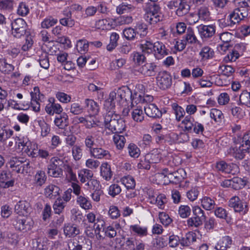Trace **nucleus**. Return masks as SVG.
<instances>
[{
	"instance_id": "1",
	"label": "nucleus",
	"mask_w": 250,
	"mask_h": 250,
	"mask_svg": "<svg viewBox=\"0 0 250 250\" xmlns=\"http://www.w3.org/2000/svg\"><path fill=\"white\" fill-rule=\"evenodd\" d=\"M104 124L106 128L115 134L122 133L125 127V121L112 110H108L104 115Z\"/></svg>"
},
{
	"instance_id": "2",
	"label": "nucleus",
	"mask_w": 250,
	"mask_h": 250,
	"mask_svg": "<svg viewBox=\"0 0 250 250\" xmlns=\"http://www.w3.org/2000/svg\"><path fill=\"white\" fill-rule=\"evenodd\" d=\"M159 178H163L165 184L173 183L177 184L181 183L186 177V172L183 168L170 172L167 168L164 169L160 173L156 174Z\"/></svg>"
},
{
	"instance_id": "3",
	"label": "nucleus",
	"mask_w": 250,
	"mask_h": 250,
	"mask_svg": "<svg viewBox=\"0 0 250 250\" xmlns=\"http://www.w3.org/2000/svg\"><path fill=\"white\" fill-rule=\"evenodd\" d=\"M64 166L62 159L58 157H52L47 166V174L54 178H60L63 175V167Z\"/></svg>"
},
{
	"instance_id": "4",
	"label": "nucleus",
	"mask_w": 250,
	"mask_h": 250,
	"mask_svg": "<svg viewBox=\"0 0 250 250\" xmlns=\"http://www.w3.org/2000/svg\"><path fill=\"white\" fill-rule=\"evenodd\" d=\"M7 23L8 29H11L12 34L14 37L20 38L25 35L27 24L26 22L22 18H18L13 22L10 19H8V21H5V23Z\"/></svg>"
},
{
	"instance_id": "5",
	"label": "nucleus",
	"mask_w": 250,
	"mask_h": 250,
	"mask_svg": "<svg viewBox=\"0 0 250 250\" xmlns=\"http://www.w3.org/2000/svg\"><path fill=\"white\" fill-rule=\"evenodd\" d=\"M170 9H176L175 13L179 17L183 16L188 14L190 9L188 0H174L170 1L167 4Z\"/></svg>"
},
{
	"instance_id": "6",
	"label": "nucleus",
	"mask_w": 250,
	"mask_h": 250,
	"mask_svg": "<svg viewBox=\"0 0 250 250\" xmlns=\"http://www.w3.org/2000/svg\"><path fill=\"white\" fill-rule=\"evenodd\" d=\"M193 216L187 220V224L189 227H198L203 224L206 219L204 211L199 206H195L192 208Z\"/></svg>"
},
{
	"instance_id": "7",
	"label": "nucleus",
	"mask_w": 250,
	"mask_h": 250,
	"mask_svg": "<svg viewBox=\"0 0 250 250\" xmlns=\"http://www.w3.org/2000/svg\"><path fill=\"white\" fill-rule=\"evenodd\" d=\"M156 79L157 86L162 90L169 88L172 83V76L166 71L159 72Z\"/></svg>"
},
{
	"instance_id": "8",
	"label": "nucleus",
	"mask_w": 250,
	"mask_h": 250,
	"mask_svg": "<svg viewBox=\"0 0 250 250\" xmlns=\"http://www.w3.org/2000/svg\"><path fill=\"white\" fill-rule=\"evenodd\" d=\"M229 206L232 208L236 212L246 214L248 211L246 203L243 202L238 196H233L228 203Z\"/></svg>"
},
{
	"instance_id": "9",
	"label": "nucleus",
	"mask_w": 250,
	"mask_h": 250,
	"mask_svg": "<svg viewBox=\"0 0 250 250\" xmlns=\"http://www.w3.org/2000/svg\"><path fill=\"white\" fill-rule=\"evenodd\" d=\"M72 250H90L92 248L91 241L83 236L73 240Z\"/></svg>"
},
{
	"instance_id": "10",
	"label": "nucleus",
	"mask_w": 250,
	"mask_h": 250,
	"mask_svg": "<svg viewBox=\"0 0 250 250\" xmlns=\"http://www.w3.org/2000/svg\"><path fill=\"white\" fill-rule=\"evenodd\" d=\"M198 33L203 40H207L212 38L215 33L216 26L213 24H201L197 27Z\"/></svg>"
},
{
	"instance_id": "11",
	"label": "nucleus",
	"mask_w": 250,
	"mask_h": 250,
	"mask_svg": "<svg viewBox=\"0 0 250 250\" xmlns=\"http://www.w3.org/2000/svg\"><path fill=\"white\" fill-rule=\"evenodd\" d=\"M157 67V65L154 62H146L135 71L145 77H151L155 75Z\"/></svg>"
},
{
	"instance_id": "12",
	"label": "nucleus",
	"mask_w": 250,
	"mask_h": 250,
	"mask_svg": "<svg viewBox=\"0 0 250 250\" xmlns=\"http://www.w3.org/2000/svg\"><path fill=\"white\" fill-rule=\"evenodd\" d=\"M118 89L110 92L109 98L104 104V108L106 110H111L114 107L116 103L123 104L122 100L117 95Z\"/></svg>"
},
{
	"instance_id": "13",
	"label": "nucleus",
	"mask_w": 250,
	"mask_h": 250,
	"mask_svg": "<svg viewBox=\"0 0 250 250\" xmlns=\"http://www.w3.org/2000/svg\"><path fill=\"white\" fill-rule=\"evenodd\" d=\"M153 53L155 58L161 60L168 54L165 45L162 42H156L154 43Z\"/></svg>"
},
{
	"instance_id": "14",
	"label": "nucleus",
	"mask_w": 250,
	"mask_h": 250,
	"mask_svg": "<svg viewBox=\"0 0 250 250\" xmlns=\"http://www.w3.org/2000/svg\"><path fill=\"white\" fill-rule=\"evenodd\" d=\"M117 95L122 100L123 104L130 100L132 101L131 104L133 106V103H134L133 102V94L128 86H123L119 88Z\"/></svg>"
},
{
	"instance_id": "15",
	"label": "nucleus",
	"mask_w": 250,
	"mask_h": 250,
	"mask_svg": "<svg viewBox=\"0 0 250 250\" xmlns=\"http://www.w3.org/2000/svg\"><path fill=\"white\" fill-rule=\"evenodd\" d=\"M15 180L9 171H2L1 172V188H8L13 187Z\"/></svg>"
},
{
	"instance_id": "16",
	"label": "nucleus",
	"mask_w": 250,
	"mask_h": 250,
	"mask_svg": "<svg viewBox=\"0 0 250 250\" xmlns=\"http://www.w3.org/2000/svg\"><path fill=\"white\" fill-rule=\"evenodd\" d=\"M144 110L146 115L151 118H160L162 115V112L154 104H146L144 107Z\"/></svg>"
},
{
	"instance_id": "17",
	"label": "nucleus",
	"mask_w": 250,
	"mask_h": 250,
	"mask_svg": "<svg viewBox=\"0 0 250 250\" xmlns=\"http://www.w3.org/2000/svg\"><path fill=\"white\" fill-rule=\"evenodd\" d=\"M29 208V204L27 202L20 201L15 205V211L19 215H27Z\"/></svg>"
},
{
	"instance_id": "18",
	"label": "nucleus",
	"mask_w": 250,
	"mask_h": 250,
	"mask_svg": "<svg viewBox=\"0 0 250 250\" xmlns=\"http://www.w3.org/2000/svg\"><path fill=\"white\" fill-rule=\"evenodd\" d=\"M63 232L66 237H73L80 233V230L74 225L67 223L64 225Z\"/></svg>"
},
{
	"instance_id": "19",
	"label": "nucleus",
	"mask_w": 250,
	"mask_h": 250,
	"mask_svg": "<svg viewBox=\"0 0 250 250\" xmlns=\"http://www.w3.org/2000/svg\"><path fill=\"white\" fill-rule=\"evenodd\" d=\"M84 103L85 107L90 115H96L99 111V107L98 104L92 99H86Z\"/></svg>"
},
{
	"instance_id": "20",
	"label": "nucleus",
	"mask_w": 250,
	"mask_h": 250,
	"mask_svg": "<svg viewBox=\"0 0 250 250\" xmlns=\"http://www.w3.org/2000/svg\"><path fill=\"white\" fill-rule=\"evenodd\" d=\"M233 156L237 159H243L246 153H250V147H246L243 144L239 148L233 149Z\"/></svg>"
},
{
	"instance_id": "21",
	"label": "nucleus",
	"mask_w": 250,
	"mask_h": 250,
	"mask_svg": "<svg viewBox=\"0 0 250 250\" xmlns=\"http://www.w3.org/2000/svg\"><path fill=\"white\" fill-rule=\"evenodd\" d=\"M89 152L92 156L97 159H102L103 158L108 159L110 157L108 151L101 147H94Z\"/></svg>"
},
{
	"instance_id": "22",
	"label": "nucleus",
	"mask_w": 250,
	"mask_h": 250,
	"mask_svg": "<svg viewBox=\"0 0 250 250\" xmlns=\"http://www.w3.org/2000/svg\"><path fill=\"white\" fill-rule=\"evenodd\" d=\"M133 102L137 104L138 103H145L152 102L153 98L152 96L148 95H142V93H138V91H135L133 93Z\"/></svg>"
},
{
	"instance_id": "23",
	"label": "nucleus",
	"mask_w": 250,
	"mask_h": 250,
	"mask_svg": "<svg viewBox=\"0 0 250 250\" xmlns=\"http://www.w3.org/2000/svg\"><path fill=\"white\" fill-rule=\"evenodd\" d=\"M231 244V238L229 236H225L220 239L215 248L216 250H227Z\"/></svg>"
},
{
	"instance_id": "24",
	"label": "nucleus",
	"mask_w": 250,
	"mask_h": 250,
	"mask_svg": "<svg viewBox=\"0 0 250 250\" xmlns=\"http://www.w3.org/2000/svg\"><path fill=\"white\" fill-rule=\"evenodd\" d=\"M60 188L54 185H50L45 188V196L50 199L55 198L59 194Z\"/></svg>"
},
{
	"instance_id": "25",
	"label": "nucleus",
	"mask_w": 250,
	"mask_h": 250,
	"mask_svg": "<svg viewBox=\"0 0 250 250\" xmlns=\"http://www.w3.org/2000/svg\"><path fill=\"white\" fill-rule=\"evenodd\" d=\"M146 160L151 164H157L160 162L161 159V155L160 151L157 149L152 150L146 155Z\"/></svg>"
},
{
	"instance_id": "26",
	"label": "nucleus",
	"mask_w": 250,
	"mask_h": 250,
	"mask_svg": "<svg viewBox=\"0 0 250 250\" xmlns=\"http://www.w3.org/2000/svg\"><path fill=\"white\" fill-rule=\"evenodd\" d=\"M236 167V166L235 165H228L223 161L217 163L216 166V168L218 169V170L224 172L226 173L232 174H233L232 168H234Z\"/></svg>"
},
{
	"instance_id": "27",
	"label": "nucleus",
	"mask_w": 250,
	"mask_h": 250,
	"mask_svg": "<svg viewBox=\"0 0 250 250\" xmlns=\"http://www.w3.org/2000/svg\"><path fill=\"white\" fill-rule=\"evenodd\" d=\"M135 6L127 2H123L117 7V12L118 14H123L125 13L131 12L134 11Z\"/></svg>"
},
{
	"instance_id": "28",
	"label": "nucleus",
	"mask_w": 250,
	"mask_h": 250,
	"mask_svg": "<svg viewBox=\"0 0 250 250\" xmlns=\"http://www.w3.org/2000/svg\"><path fill=\"white\" fill-rule=\"evenodd\" d=\"M196 234L193 232H188L181 240V244L183 246H188L193 242L196 241Z\"/></svg>"
},
{
	"instance_id": "29",
	"label": "nucleus",
	"mask_w": 250,
	"mask_h": 250,
	"mask_svg": "<svg viewBox=\"0 0 250 250\" xmlns=\"http://www.w3.org/2000/svg\"><path fill=\"white\" fill-rule=\"evenodd\" d=\"M233 38V35L228 32L222 33L220 34V39L224 42V44L220 45V48H227L230 46L229 42Z\"/></svg>"
},
{
	"instance_id": "30",
	"label": "nucleus",
	"mask_w": 250,
	"mask_h": 250,
	"mask_svg": "<svg viewBox=\"0 0 250 250\" xmlns=\"http://www.w3.org/2000/svg\"><path fill=\"white\" fill-rule=\"evenodd\" d=\"M110 166L107 163H103L101 166V175L106 180H109L112 177Z\"/></svg>"
},
{
	"instance_id": "31",
	"label": "nucleus",
	"mask_w": 250,
	"mask_h": 250,
	"mask_svg": "<svg viewBox=\"0 0 250 250\" xmlns=\"http://www.w3.org/2000/svg\"><path fill=\"white\" fill-rule=\"evenodd\" d=\"M202 207L207 210H211L215 206V201L208 197H204L201 201Z\"/></svg>"
},
{
	"instance_id": "32",
	"label": "nucleus",
	"mask_w": 250,
	"mask_h": 250,
	"mask_svg": "<svg viewBox=\"0 0 250 250\" xmlns=\"http://www.w3.org/2000/svg\"><path fill=\"white\" fill-rule=\"evenodd\" d=\"M78 176L80 181L83 183L91 179L93 176V173L90 170L83 169L80 171Z\"/></svg>"
},
{
	"instance_id": "33",
	"label": "nucleus",
	"mask_w": 250,
	"mask_h": 250,
	"mask_svg": "<svg viewBox=\"0 0 250 250\" xmlns=\"http://www.w3.org/2000/svg\"><path fill=\"white\" fill-rule=\"evenodd\" d=\"M66 205V202H64L62 198H57L53 206L55 213L60 214L62 213Z\"/></svg>"
},
{
	"instance_id": "34",
	"label": "nucleus",
	"mask_w": 250,
	"mask_h": 250,
	"mask_svg": "<svg viewBox=\"0 0 250 250\" xmlns=\"http://www.w3.org/2000/svg\"><path fill=\"white\" fill-rule=\"evenodd\" d=\"M229 17L230 26H233L238 24L241 21L245 20L244 19H242L241 16L235 9L229 14Z\"/></svg>"
},
{
	"instance_id": "35",
	"label": "nucleus",
	"mask_w": 250,
	"mask_h": 250,
	"mask_svg": "<svg viewBox=\"0 0 250 250\" xmlns=\"http://www.w3.org/2000/svg\"><path fill=\"white\" fill-rule=\"evenodd\" d=\"M147 26L146 23L139 22L135 26L136 35L138 34L141 38L146 36L147 34Z\"/></svg>"
},
{
	"instance_id": "36",
	"label": "nucleus",
	"mask_w": 250,
	"mask_h": 250,
	"mask_svg": "<svg viewBox=\"0 0 250 250\" xmlns=\"http://www.w3.org/2000/svg\"><path fill=\"white\" fill-rule=\"evenodd\" d=\"M197 14L199 18L203 21H208L210 18V12L208 7L206 6H202L199 8Z\"/></svg>"
},
{
	"instance_id": "37",
	"label": "nucleus",
	"mask_w": 250,
	"mask_h": 250,
	"mask_svg": "<svg viewBox=\"0 0 250 250\" xmlns=\"http://www.w3.org/2000/svg\"><path fill=\"white\" fill-rule=\"evenodd\" d=\"M145 19L150 24H155L162 20V17L159 13L145 14Z\"/></svg>"
},
{
	"instance_id": "38",
	"label": "nucleus",
	"mask_w": 250,
	"mask_h": 250,
	"mask_svg": "<svg viewBox=\"0 0 250 250\" xmlns=\"http://www.w3.org/2000/svg\"><path fill=\"white\" fill-rule=\"evenodd\" d=\"M195 121L194 119L191 116H187L182 122V124L184 125L185 130L191 132Z\"/></svg>"
},
{
	"instance_id": "39",
	"label": "nucleus",
	"mask_w": 250,
	"mask_h": 250,
	"mask_svg": "<svg viewBox=\"0 0 250 250\" xmlns=\"http://www.w3.org/2000/svg\"><path fill=\"white\" fill-rule=\"evenodd\" d=\"M77 202L80 207L85 210L90 209L92 207L90 201L83 196H79L77 198Z\"/></svg>"
},
{
	"instance_id": "40",
	"label": "nucleus",
	"mask_w": 250,
	"mask_h": 250,
	"mask_svg": "<svg viewBox=\"0 0 250 250\" xmlns=\"http://www.w3.org/2000/svg\"><path fill=\"white\" fill-rule=\"evenodd\" d=\"M154 43L148 41H142L140 44V48L144 53L150 54L153 53Z\"/></svg>"
},
{
	"instance_id": "41",
	"label": "nucleus",
	"mask_w": 250,
	"mask_h": 250,
	"mask_svg": "<svg viewBox=\"0 0 250 250\" xmlns=\"http://www.w3.org/2000/svg\"><path fill=\"white\" fill-rule=\"evenodd\" d=\"M130 230L139 236L143 237L147 235V229L146 227H142L138 225H131Z\"/></svg>"
},
{
	"instance_id": "42",
	"label": "nucleus",
	"mask_w": 250,
	"mask_h": 250,
	"mask_svg": "<svg viewBox=\"0 0 250 250\" xmlns=\"http://www.w3.org/2000/svg\"><path fill=\"white\" fill-rule=\"evenodd\" d=\"M113 141L118 149H122L126 142V139L124 136L119 134H115L113 136Z\"/></svg>"
},
{
	"instance_id": "43",
	"label": "nucleus",
	"mask_w": 250,
	"mask_h": 250,
	"mask_svg": "<svg viewBox=\"0 0 250 250\" xmlns=\"http://www.w3.org/2000/svg\"><path fill=\"white\" fill-rule=\"evenodd\" d=\"M46 178L45 173L43 171L39 170L35 175L34 181L38 186H42L45 183Z\"/></svg>"
},
{
	"instance_id": "44",
	"label": "nucleus",
	"mask_w": 250,
	"mask_h": 250,
	"mask_svg": "<svg viewBox=\"0 0 250 250\" xmlns=\"http://www.w3.org/2000/svg\"><path fill=\"white\" fill-rule=\"evenodd\" d=\"M54 123L56 125L60 128L67 126L68 125V116L63 113L62 116H60L55 118Z\"/></svg>"
},
{
	"instance_id": "45",
	"label": "nucleus",
	"mask_w": 250,
	"mask_h": 250,
	"mask_svg": "<svg viewBox=\"0 0 250 250\" xmlns=\"http://www.w3.org/2000/svg\"><path fill=\"white\" fill-rule=\"evenodd\" d=\"M185 40L187 43L190 44L196 43L198 42L194 31L191 28H188L185 35Z\"/></svg>"
},
{
	"instance_id": "46",
	"label": "nucleus",
	"mask_w": 250,
	"mask_h": 250,
	"mask_svg": "<svg viewBox=\"0 0 250 250\" xmlns=\"http://www.w3.org/2000/svg\"><path fill=\"white\" fill-rule=\"evenodd\" d=\"M210 117L216 123H220L224 118V115L222 111L216 108L211 109L210 112Z\"/></svg>"
},
{
	"instance_id": "47",
	"label": "nucleus",
	"mask_w": 250,
	"mask_h": 250,
	"mask_svg": "<svg viewBox=\"0 0 250 250\" xmlns=\"http://www.w3.org/2000/svg\"><path fill=\"white\" fill-rule=\"evenodd\" d=\"M133 120L137 122H141L144 119V115L142 109L136 108L133 109L131 112Z\"/></svg>"
},
{
	"instance_id": "48",
	"label": "nucleus",
	"mask_w": 250,
	"mask_h": 250,
	"mask_svg": "<svg viewBox=\"0 0 250 250\" xmlns=\"http://www.w3.org/2000/svg\"><path fill=\"white\" fill-rule=\"evenodd\" d=\"M84 144L86 149L90 152L96 146L95 137L92 135H88L84 139Z\"/></svg>"
},
{
	"instance_id": "49",
	"label": "nucleus",
	"mask_w": 250,
	"mask_h": 250,
	"mask_svg": "<svg viewBox=\"0 0 250 250\" xmlns=\"http://www.w3.org/2000/svg\"><path fill=\"white\" fill-rule=\"evenodd\" d=\"M239 102L241 104L250 107V92L243 91L239 96Z\"/></svg>"
},
{
	"instance_id": "50",
	"label": "nucleus",
	"mask_w": 250,
	"mask_h": 250,
	"mask_svg": "<svg viewBox=\"0 0 250 250\" xmlns=\"http://www.w3.org/2000/svg\"><path fill=\"white\" fill-rule=\"evenodd\" d=\"M121 181L127 189H133L135 187V180L130 176H124Z\"/></svg>"
},
{
	"instance_id": "51",
	"label": "nucleus",
	"mask_w": 250,
	"mask_h": 250,
	"mask_svg": "<svg viewBox=\"0 0 250 250\" xmlns=\"http://www.w3.org/2000/svg\"><path fill=\"white\" fill-rule=\"evenodd\" d=\"M23 159L24 158H13L9 162L10 167L11 168L18 167V169H17V171L18 173L20 172L21 168V167L22 166L21 165L23 164Z\"/></svg>"
},
{
	"instance_id": "52",
	"label": "nucleus",
	"mask_w": 250,
	"mask_h": 250,
	"mask_svg": "<svg viewBox=\"0 0 250 250\" xmlns=\"http://www.w3.org/2000/svg\"><path fill=\"white\" fill-rule=\"evenodd\" d=\"M151 203H155L161 208H163L164 205L166 201V198L165 195L160 194L155 198V196H151Z\"/></svg>"
},
{
	"instance_id": "53",
	"label": "nucleus",
	"mask_w": 250,
	"mask_h": 250,
	"mask_svg": "<svg viewBox=\"0 0 250 250\" xmlns=\"http://www.w3.org/2000/svg\"><path fill=\"white\" fill-rule=\"evenodd\" d=\"M128 152L131 157L138 158L140 154V149L133 143H130L127 146Z\"/></svg>"
},
{
	"instance_id": "54",
	"label": "nucleus",
	"mask_w": 250,
	"mask_h": 250,
	"mask_svg": "<svg viewBox=\"0 0 250 250\" xmlns=\"http://www.w3.org/2000/svg\"><path fill=\"white\" fill-rule=\"evenodd\" d=\"M172 107L174 111L176 120L180 121L185 114V111L184 108L179 106L177 104H173Z\"/></svg>"
},
{
	"instance_id": "55",
	"label": "nucleus",
	"mask_w": 250,
	"mask_h": 250,
	"mask_svg": "<svg viewBox=\"0 0 250 250\" xmlns=\"http://www.w3.org/2000/svg\"><path fill=\"white\" fill-rule=\"evenodd\" d=\"M57 22V19L49 17L43 20L41 22V26L43 28L48 29L55 25Z\"/></svg>"
},
{
	"instance_id": "56",
	"label": "nucleus",
	"mask_w": 250,
	"mask_h": 250,
	"mask_svg": "<svg viewBox=\"0 0 250 250\" xmlns=\"http://www.w3.org/2000/svg\"><path fill=\"white\" fill-rule=\"evenodd\" d=\"M131 57L135 63L138 64L144 62L146 59V58L144 54L138 52H134L132 53Z\"/></svg>"
},
{
	"instance_id": "57",
	"label": "nucleus",
	"mask_w": 250,
	"mask_h": 250,
	"mask_svg": "<svg viewBox=\"0 0 250 250\" xmlns=\"http://www.w3.org/2000/svg\"><path fill=\"white\" fill-rule=\"evenodd\" d=\"M123 35L127 40H133L136 36L135 28L133 29L131 27L125 28L123 30Z\"/></svg>"
},
{
	"instance_id": "58",
	"label": "nucleus",
	"mask_w": 250,
	"mask_h": 250,
	"mask_svg": "<svg viewBox=\"0 0 250 250\" xmlns=\"http://www.w3.org/2000/svg\"><path fill=\"white\" fill-rule=\"evenodd\" d=\"M72 153L74 159L76 161L80 160L83 156V149L81 146L75 145L72 147Z\"/></svg>"
},
{
	"instance_id": "59",
	"label": "nucleus",
	"mask_w": 250,
	"mask_h": 250,
	"mask_svg": "<svg viewBox=\"0 0 250 250\" xmlns=\"http://www.w3.org/2000/svg\"><path fill=\"white\" fill-rule=\"evenodd\" d=\"M99 222L101 224H96L94 229L95 236H96V239L98 240L104 239V237L101 234L100 231L102 229L103 230V228L104 227V222L103 220Z\"/></svg>"
},
{
	"instance_id": "60",
	"label": "nucleus",
	"mask_w": 250,
	"mask_h": 250,
	"mask_svg": "<svg viewBox=\"0 0 250 250\" xmlns=\"http://www.w3.org/2000/svg\"><path fill=\"white\" fill-rule=\"evenodd\" d=\"M70 112L73 115H78L83 112V108L79 104L74 103L71 104Z\"/></svg>"
},
{
	"instance_id": "61",
	"label": "nucleus",
	"mask_w": 250,
	"mask_h": 250,
	"mask_svg": "<svg viewBox=\"0 0 250 250\" xmlns=\"http://www.w3.org/2000/svg\"><path fill=\"white\" fill-rule=\"evenodd\" d=\"M36 241L37 246L36 250H48V244L47 240H42L41 239H37L33 240V243Z\"/></svg>"
},
{
	"instance_id": "62",
	"label": "nucleus",
	"mask_w": 250,
	"mask_h": 250,
	"mask_svg": "<svg viewBox=\"0 0 250 250\" xmlns=\"http://www.w3.org/2000/svg\"><path fill=\"white\" fill-rule=\"evenodd\" d=\"M213 54V50L208 46L204 47L200 53V55L201 56L205 59H208L212 57Z\"/></svg>"
},
{
	"instance_id": "63",
	"label": "nucleus",
	"mask_w": 250,
	"mask_h": 250,
	"mask_svg": "<svg viewBox=\"0 0 250 250\" xmlns=\"http://www.w3.org/2000/svg\"><path fill=\"white\" fill-rule=\"evenodd\" d=\"M246 185V181L241 178H235L232 180V188L235 189H241Z\"/></svg>"
},
{
	"instance_id": "64",
	"label": "nucleus",
	"mask_w": 250,
	"mask_h": 250,
	"mask_svg": "<svg viewBox=\"0 0 250 250\" xmlns=\"http://www.w3.org/2000/svg\"><path fill=\"white\" fill-rule=\"evenodd\" d=\"M232 115L237 118L241 119L245 115V112L239 106H234L231 108Z\"/></svg>"
}]
</instances>
